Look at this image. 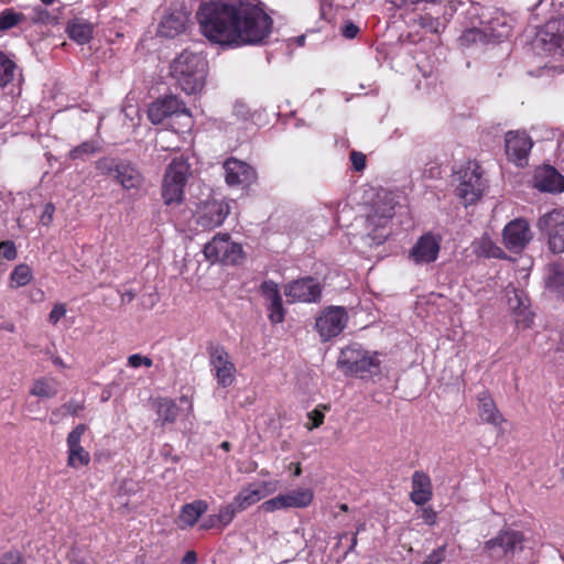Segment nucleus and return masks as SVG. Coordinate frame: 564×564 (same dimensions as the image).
<instances>
[{"label":"nucleus","mask_w":564,"mask_h":564,"mask_svg":"<svg viewBox=\"0 0 564 564\" xmlns=\"http://www.w3.org/2000/svg\"><path fill=\"white\" fill-rule=\"evenodd\" d=\"M210 371L217 383L227 388L236 379V366L225 347L216 345L208 348Z\"/></svg>","instance_id":"15"},{"label":"nucleus","mask_w":564,"mask_h":564,"mask_svg":"<svg viewBox=\"0 0 564 564\" xmlns=\"http://www.w3.org/2000/svg\"><path fill=\"white\" fill-rule=\"evenodd\" d=\"M523 536L513 530H502L495 538L484 544V551L492 561H501L511 557L522 550Z\"/></svg>","instance_id":"11"},{"label":"nucleus","mask_w":564,"mask_h":564,"mask_svg":"<svg viewBox=\"0 0 564 564\" xmlns=\"http://www.w3.org/2000/svg\"><path fill=\"white\" fill-rule=\"evenodd\" d=\"M301 473H302L301 466H300V464H296L294 475L296 477H299L301 475Z\"/></svg>","instance_id":"59"},{"label":"nucleus","mask_w":564,"mask_h":564,"mask_svg":"<svg viewBox=\"0 0 564 564\" xmlns=\"http://www.w3.org/2000/svg\"><path fill=\"white\" fill-rule=\"evenodd\" d=\"M545 286L549 291L564 299V270L558 264H551L545 276Z\"/></svg>","instance_id":"34"},{"label":"nucleus","mask_w":564,"mask_h":564,"mask_svg":"<svg viewBox=\"0 0 564 564\" xmlns=\"http://www.w3.org/2000/svg\"><path fill=\"white\" fill-rule=\"evenodd\" d=\"M394 196L387 191L379 192L371 203L367 214V229L375 245H381L387 239L389 231L386 227L394 215Z\"/></svg>","instance_id":"4"},{"label":"nucleus","mask_w":564,"mask_h":564,"mask_svg":"<svg viewBox=\"0 0 564 564\" xmlns=\"http://www.w3.org/2000/svg\"><path fill=\"white\" fill-rule=\"evenodd\" d=\"M296 43L299 46H303L304 43H305V36L304 35H300L295 39Z\"/></svg>","instance_id":"58"},{"label":"nucleus","mask_w":564,"mask_h":564,"mask_svg":"<svg viewBox=\"0 0 564 564\" xmlns=\"http://www.w3.org/2000/svg\"><path fill=\"white\" fill-rule=\"evenodd\" d=\"M135 297V293L131 290L126 291L121 294L122 302H131Z\"/></svg>","instance_id":"55"},{"label":"nucleus","mask_w":564,"mask_h":564,"mask_svg":"<svg viewBox=\"0 0 564 564\" xmlns=\"http://www.w3.org/2000/svg\"><path fill=\"white\" fill-rule=\"evenodd\" d=\"M348 314L343 306H328L316 317L315 329L322 341L339 336L346 328Z\"/></svg>","instance_id":"12"},{"label":"nucleus","mask_w":564,"mask_h":564,"mask_svg":"<svg viewBox=\"0 0 564 564\" xmlns=\"http://www.w3.org/2000/svg\"><path fill=\"white\" fill-rule=\"evenodd\" d=\"M197 20L204 36L226 46L260 45L272 31L273 21L257 0L203 2Z\"/></svg>","instance_id":"1"},{"label":"nucleus","mask_w":564,"mask_h":564,"mask_svg":"<svg viewBox=\"0 0 564 564\" xmlns=\"http://www.w3.org/2000/svg\"><path fill=\"white\" fill-rule=\"evenodd\" d=\"M265 306L268 310V318L272 324H280L284 321L285 310L282 304V299L273 303H268Z\"/></svg>","instance_id":"42"},{"label":"nucleus","mask_w":564,"mask_h":564,"mask_svg":"<svg viewBox=\"0 0 564 564\" xmlns=\"http://www.w3.org/2000/svg\"><path fill=\"white\" fill-rule=\"evenodd\" d=\"M327 405H317L313 411L307 413V417L310 420L308 423L305 424L308 431L319 427L324 423L325 414L324 411L328 410Z\"/></svg>","instance_id":"41"},{"label":"nucleus","mask_w":564,"mask_h":564,"mask_svg":"<svg viewBox=\"0 0 564 564\" xmlns=\"http://www.w3.org/2000/svg\"><path fill=\"white\" fill-rule=\"evenodd\" d=\"M380 365L378 352L368 351L358 344L343 348L337 359V367L345 375H354L362 379L378 375Z\"/></svg>","instance_id":"3"},{"label":"nucleus","mask_w":564,"mask_h":564,"mask_svg":"<svg viewBox=\"0 0 564 564\" xmlns=\"http://www.w3.org/2000/svg\"><path fill=\"white\" fill-rule=\"evenodd\" d=\"M313 499L314 491L312 489L297 488L265 500L260 508L268 513L285 509H303L308 507Z\"/></svg>","instance_id":"14"},{"label":"nucleus","mask_w":564,"mask_h":564,"mask_svg":"<svg viewBox=\"0 0 564 564\" xmlns=\"http://www.w3.org/2000/svg\"><path fill=\"white\" fill-rule=\"evenodd\" d=\"M508 305L519 328H529L533 322V314L529 308V300L522 290L507 289Z\"/></svg>","instance_id":"24"},{"label":"nucleus","mask_w":564,"mask_h":564,"mask_svg":"<svg viewBox=\"0 0 564 564\" xmlns=\"http://www.w3.org/2000/svg\"><path fill=\"white\" fill-rule=\"evenodd\" d=\"M278 489V481L275 480H259L248 484L243 487L232 499L238 507V510H246L256 505L267 496L272 495Z\"/></svg>","instance_id":"18"},{"label":"nucleus","mask_w":564,"mask_h":564,"mask_svg":"<svg viewBox=\"0 0 564 564\" xmlns=\"http://www.w3.org/2000/svg\"><path fill=\"white\" fill-rule=\"evenodd\" d=\"M422 518L426 524L433 525L436 522L437 514L432 508H424Z\"/></svg>","instance_id":"52"},{"label":"nucleus","mask_w":564,"mask_h":564,"mask_svg":"<svg viewBox=\"0 0 564 564\" xmlns=\"http://www.w3.org/2000/svg\"><path fill=\"white\" fill-rule=\"evenodd\" d=\"M156 144H158V145H160V147H161V149H163V150H170V149H171V148H169V147H166V148H165V147L161 143V140H160V139H158Z\"/></svg>","instance_id":"61"},{"label":"nucleus","mask_w":564,"mask_h":564,"mask_svg":"<svg viewBox=\"0 0 564 564\" xmlns=\"http://www.w3.org/2000/svg\"><path fill=\"white\" fill-rule=\"evenodd\" d=\"M180 401H181L182 403H186V404L188 405V411H189V412H192V411H193V404H192L191 400L188 399V397H186V395H182V397L180 398Z\"/></svg>","instance_id":"56"},{"label":"nucleus","mask_w":564,"mask_h":564,"mask_svg":"<svg viewBox=\"0 0 564 564\" xmlns=\"http://www.w3.org/2000/svg\"><path fill=\"white\" fill-rule=\"evenodd\" d=\"M55 213V207L52 203H47L44 205L43 213L41 215V223L44 226H48L52 220Z\"/></svg>","instance_id":"49"},{"label":"nucleus","mask_w":564,"mask_h":564,"mask_svg":"<svg viewBox=\"0 0 564 564\" xmlns=\"http://www.w3.org/2000/svg\"><path fill=\"white\" fill-rule=\"evenodd\" d=\"M456 194L465 206L478 202L487 188L482 170L475 161H468L457 172Z\"/></svg>","instance_id":"6"},{"label":"nucleus","mask_w":564,"mask_h":564,"mask_svg":"<svg viewBox=\"0 0 564 564\" xmlns=\"http://www.w3.org/2000/svg\"><path fill=\"white\" fill-rule=\"evenodd\" d=\"M339 509H340L341 511H344V512H347V511H348V506H347L346 503H341V505L339 506Z\"/></svg>","instance_id":"60"},{"label":"nucleus","mask_w":564,"mask_h":564,"mask_svg":"<svg viewBox=\"0 0 564 564\" xmlns=\"http://www.w3.org/2000/svg\"><path fill=\"white\" fill-rule=\"evenodd\" d=\"M533 187L540 192L560 193L564 191V176L554 167L545 165L538 167L533 175Z\"/></svg>","instance_id":"27"},{"label":"nucleus","mask_w":564,"mask_h":564,"mask_svg":"<svg viewBox=\"0 0 564 564\" xmlns=\"http://www.w3.org/2000/svg\"><path fill=\"white\" fill-rule=\"evenodd\" d=\"M15 69V62L9 55L0 51V87H6L13 80Z\"/></svg>","instance_id":"37"},{"label":"nucleus","mask_w":564,"mask_h":564,"mask_svg":"<svg viewBox=\"0 0 564 564\" xmlns=\"http://www.w3.org/2000/svg\"><path fill=\"white\" fill-rule=\"evenodd\" d=\"M221 447H223L224 449L228 451V449H229V443H228V442H224V443L221 444Z\"/></svg>","instance_id":"63"},{"label":"nucleus","mask_w":564,"mask_h":564,"mask_svg":"<svg viewBox=\"0 0 564 564\" xmlns=\"http://www.w3.org/2000/svg\"><path fill=\"white\" fill-rule=\"evenodd\" d=\"M538 228L546 238L549 249L553 253L564 252V212L553 209L542 215Z\"/></svg>","instance_id":"13"},{"label":"nucleus","mask_w":564,"mask_h":564,"mask_svg":"<svg viewBox=\"0 0 564 564\" xmlns=\"http://www.w3.org/2000/svg\"><path fill=\"white\" fill-rule=\"evenodd\" d=\"M419 24L432 33H440L444 29V23L429 13L420 15Z\"/></svg>","instance_id":"43"},{"label":"nucleus","mask_w":564,"mask_h":564,"mask_svg":"<svg viewBox=\"0 0 564 564\" xmlns=\"http://www.w3.org/2000/svg\"><path fill=\"white\" fill-rule=\"evenodd\" d=\"M322 289L313 278H303L284 285V295L289 303L316 302L321 297Z\"/></svg>","instance_id":"20"},{"label":"nucleus","mask_w":564,"mask_h":564,"mask_svg":"<svg viewBox=\"0 0 564 564\" xmlns=\"http://www.w3.org/2000/svg\"><path fill=\"white\" fill-rule=\"evenodd\" d=\"M189 23V12L184 8L166 12L159 26L158 34L164 37H175L185 32Z\"/></svg>","instance_id":"26"},{"label":"nucleus","mask_w":564,"mask_h":564,"mask_svg":"<svg viewBox=\"0 0 564 564\" xmlns=\"http://www.w3.org/2000/svg\"><path fill=\"white\" fill-rule=\"evenodd\" d=\"M66 31L73 41L83 45L93 39L94 25L84 19L75 18L67 23Z\"/></svg>","instance_id":"31"},{"label":"nucleus","mask_w":564,"mask_h":564,"mask_svg":"<svg viewBox=\"0 0 564 564\" xmlns=\"http://www.w3.org/2000/svg\"><path fill=\"white\" fill-rule=\"evenodd\" d=\"M229 215V205L224 200H207L203 203L196 214V223L204 229L219 227Z\"/></svg>","instance_id":"21"},{"label":"nucleus","mask_w":564,"mask_h":564,"mask_svg":"<svg viewBox=\"0 0 564 564\" xmlns=\"http://www.w3.org/2000/svg\"><path fill=\"white\" fill-rule=\"evenodd\" d=\"M478 412L480 419L488 424L499 426L503 422L492 398L486 392L478 395Z\"/></svg>","instance_id":"30"},{"label":"nucleus","mask_w":564,"mask_h":564,"mask_svg":"<svg viewBox=\"0 0 564 564\" xmlns=\"http://www.w3.org/2000/svg\"><path fill=\"white\" fill-rule=\"evenodd\" d=\"M356 544H357V536L355 535V536L352 538V540H351V546H350V549H354Z\"/></svg>","instance_id":"62"},{"label":"nucleus","mask_w":564,"mask_h":564,"mask_svg":"<svg viewBox=\"0 0 564 564\" xmlns=\"http://www.w3.org/2000/svg\"><path fill=\"white\" fill-rule=\"evenodd\" d=\"M0 564H21L19 552H8L1 557Z\"/></svg>","instance_id":"50"},{"label":"nucleus","mask_w":564,"mask_h":564,"mask_svg":"<svg viewBox=\"0 0 564 564\" xmlns=\"http://www.w3.org/2000/svg\"><path fill=\"white\" fill-rule=\"evenodd\" d=\"M214 528L219 529V522L217 520L216 514H212V516L207 517L200 524V529H203V530H209V529H214Z\"/></svg>","instance_id":"53"},{"label":"nucleus","mask_w":564,"mask_h":564,"mask_svg":"<svg viewBox=\"0 0 564 564\" xmlns=\"http://www.w3.org/2000/svg\"><path fill=\"white\" fill-rule=\"evenodd\" d=\"M53 364L57 367H61V368H64L65 367V364L63 361V359L61 357H54L52 359Z\"/></svg>","instance_id":"57"},{"label":"nucleus","mask_w":564,"mask_h":564,"mask_svg":"<svg viewBox=\"0 0 564 564\" xmlns=\"http://www.w3.org/2000/svg\"><path fill=\"white\" fill-rule=\"evenodd\" d=\"M350 161L356 171H362L366 167V156L361 152L352 151Z\"/></svg>","instance_id":"48"},{"label":"nucleus","mask_w":564,"mask_h":564,"mask_svg":"<svg viewBox=\"0 0 564 564\" xmlns=\"http://www.w3.org/2000/svg\"><path fill=\"white\" fill-rule=\"evenodd\" d=\"M182 117L183 127L191 129L193 120L189 110L175 96H166L151 104L148 110V118L153 124L162 123L166 118Z\"/></svg>","instance_id":"9"},{"label":"nucleus","mask_w":564,"mask_h":564,"mask_svg":"<svg viewBox=\"0 0 564 564\" xmlns=\"http://www.w3.org/2000/svg\"><path fill=\"white\" fill-rule=\"evenodd\" d=\"M66 314V306L63 303L55 304L48 315V322L56 325Z\"/></svg>","instance_id":"47"},{"label":"nucleus","mask_w":564,"mask_h":564,"mask_svg":"<svg viewBox=\"0 0 564 564\" xmlns=\"http://www.w3.org/2000/svg\"><path fill=\"white\" fill-rule=\"evenodd\" d=\"M191 174V166L183 158L174 159L166 167L162 183V198L165 205L181 204L184 188Z\"/></svg>","instance_id":"7"},{"label":"nucleus","mask_w":564,"mask_h":564,"mask_svg":"<svg viewBox=\"0 0 564 564\" xmlns=\"http://www.w3.org/2000/svg\"><path fill=\"white\" fill-rule=\"evenodd\" d=\"M127 365L131 368L147 367L150 368L153 365L151 358L143 356L141 354H133L128 357Z\"/></svg>","instance_id":"45"},{"label":"nucleus","mask_w":564,"mask_h":564,"mask_svg":"<svg viewBox=\"0 0 564 564\" xmlns=\"http://www.w3.org/2000/svg\"><path fill=\"white\" fill-rule=\"evenodd\" d=\"M473 251L478 257L506 259L505 251L487 235L481 236L473 242Z\"/></svg>","instance_id":"33"},{"label":"nucleus","mask_w":564,"mask_h":564,"mask_svg":"<svg viewBox=\"0 0 564 564\" xmlns=\"http://www.w3.org/2000/svg\"><path fill=\"white\" fill-rule=\"evenodd\" d=\"M208 63L198 53L183 51L170 66L171 76L187 95L200 93L206 83Z\"/></svg>","instance_id":"2"},{"label":"nucleus","mask_w":564,"mask_h":564,"mask_svg":"<svg viewBox=\"0 0 564 564\" xmlns=\"http://www.w3.org/2000/svg\"><path fill=\"white\" fill-rule=\"evenodd\" d=\"M154 404L158 415V425L164 427L166 424H172L176 421L178 416V406L173 400L161 398L158 399Z\"/></svg>","instance_id":"32"},{"label":"nucleus","mask_w":564,"mask_h":564,"mask_svg":"<svg viewBox=\"0 0 564 564\" xmlns=\"http://www.w3.org/2000/svg\"><path fill=\"white\" fill-rule=\"evenodd\" d=\"M86 430L85 424H78L67 435V466L70 468L78 469L90 463V454L80 444Z\"/></svg>","instance_id":"22"},{"label":"nucleus","mask_w":564,"mask_h":564,"mask_svg":"<svg viewBox=\"0 0 564 564\" xmlns=\"http://www.w3.org/2000/svg\"><path fill=\"white\" fill-rule=\"evenodd\" d=\"M534 44L541 46L545 52L563 50L564 47V12H560L557 18H551L541 29L535 37Z\"/></svg>","instance_id":"16"},{"label":"nucleus","mask_w":564,"mask_h":564,"mask_svg":"<svg viewBox=\"0 0 564 564\" xmlns=\"http://www.w3.org/2000/svg\"><path fill=\"white\" fill-rule=\"evenodd\" d=\"M358 32H359V28L356 24H354L352 22L346 23L344 29H343V35L346 39H354V37H356Z\"/></svg>","instance_id":"51"},{"label":"nucleus","mask_w":564,"mask_h":564,"mask_svg":"<svg viewBox=\"0 0 564 564\" xmlns=\"http://www.w3.org/2000/svg\"><path fill=\"white\" fill-rule=\"evenodd\" d=\"M433 497L432 481L430 476L422 471L416 470L412 475V490L410 499L416 506H424Z\"/></svg>","instance_id":"28"},{"label":"nucleus","mask_w":564,"mask_h":564,"mask_svg":"<svg viewBox=\"0 0 564 564\" xmlns=\"http://www.w3.org/2000/svg\"><path fill=\"white\" fill-rule=\"evenodd\" d=\"M224 170L226 182L230 186H248L257 178L256 171L252 166L235 158H230L224 163Z\"/></svg>","instance_id":"25"},{"label":"nucleus","mask_w":564,"mask_h":564,"mask_svg":"<svg viewBox=\"0 0 564 564\" xmlns=\"http://www.w3.org/2000/svg\"><path fill=\"white\" fill-rule=\"evenodd\" d=\"M530 224L524 218L509 221L502 230L505 247L512 252H521L532 240Z\"/></svg>","instance_id":"17"},{"label":"nucleus","mask_w":564,"mask_h":564,"mask_svg":"<svg viewBox=\"0 0 564 564\" xmlns=\"http://www.w3.org/2000/svg\"><path fill=\"white\" fill-rule=\"evenodd\" d=\"M97 151V145L91 141L83 142L82 144L73 148L69 153L68 158L70 160H77V159H84L86 155H90Z\"/></svg>","instance_id":"44"},{"label":"nucleus","mask_w":564,"mask_h":564,"mask_svg":"<svg viewBox=\"0 0 564 564\" xmlns=\"http://www.w3.org/2000/svg\"><path fill=\"white\" fill-rule=\"evenodd\" d=\"M196 562H197V555L194 551L186 552L182 560L183 564H196Z\"/></svg>","instance_id":"54"},{"label":"nucleus","mask_w":564,"mask_h":564,"mask_svg":"<svg viewBox=\"0 0 564 564\" xmlns=\"http://www.w3.org/2000/svg\"><path fill=\"white\" fill-rule=\"evenodd\" d=\"M57 384L54 379H39L34 381L30 393L42 399H51L57 394Z\"/></svg>","instance_id":"35"},{"label":"nucleus","mask_w":564,"mask_h":564,"mask_svg":"<svg viewBox=\"0 0 564 564\" xmlns=\"http://www.w3.org/2000/svg\"><path fill=\"white\" fill-rule=\"evenodd\" d=\"M481 29H468L460 36L463 43H470L477 40L500 42L507 39L511 32L509 20L502 13H497L492 19L481 22Z\"/></svg>","instance_id":"10"},{"label":"nucleus","mask_w":564,"mask_h":564,"mask_svg":"<svg viewBox=\"0 0 564 564\" xmlns=\"http://www.w3.org/2000/svg\"><path fill=\"white\" fill-rule=\"evenodd\" d=\"M208 505L204 500H195L181 508L176 519V525L181 530H186L196 524L198 519L207 511Z\"/></svg>","instance_id":"29"},{"label":"nucleus","mask_w":564,"mask_h":564,"mask_svg":"<svg viewBox=\"0 0 564 564\" xmlns=\"http://www.w3.org/2000/svg\"><path fill=\"white\" fill-rule=\"evenodd\" d=\"M237 512H241V510H238V507L234 501H231L228 505L221 506L218 510V513H216L217 520L219 522V530H223L227 525H229L232 522Z\"/></svg>","instance_id":"39"},{"label":"nucleus","mask_w":564,"mask_h":564,"mask_svg":"<svg viewBox=\"0 0 564 564\" xmlns=\"http://www.w3.org/2000/svg\"><path fill=\"white\" fill-rule=\"evenodd\" d=\"M25 20L24 14L17 12L14 9H6L0 12V31L10 30L19 25Z\"/></svg>","instance_id":"38"},{"label":"nucleus","mask_w":564,"mask_h":564,"mask_svg":"<svg viewBox=\"0 0 564 564\" xmlns=\"http://www.w3.org/2000/svg\"><path fill=\"white\" fill-rule=\"evenodd\" d=\"M206 260L212 263L239 264L245 259L242 246L231 240L229 234H217L203 249Z\"/></svg>","instance_id":"8"},{"label":"nucleus","mask_w":564,"mask_h":564,"mask_svg":"<svg viewBox=\"0 0 564 564\" xmlns=\"http://www.w3.org/2000/svg\"><path fill=\"white\" fill-rule=\"evenodd\" d=\"M441 250V238L430 232L421 236L410 250L409 258L415 264L434 262Z\"/></svg>","instance_id":"23"},{"label":"nucleus","mask_w":564,"mask_h":564,"mask_svg":"<svg viewBox=\"0 0 564 564\" xmlns=\"http://www.w3.org/2000/svg\"><path fill=\"white\" fill-rule=\"evenodd\" d=\"M96 170L105 176H110L126 191L141 188L144 177L140 170L130 161L101 158L96 161Z\"/></svg>","instance_id":"5"},{"label":"nucleus","mask_w":564,"mask_h":564,"mask_svg":"<svg viewBox=\"0 0 564 564\" xmlns=\"http://www.w3.org/2000/svg\"><path fill=\"white\" fill-rule=\"evenodd\" d=\"M260 292L265 300V305L282 299L278 283L272 280L263 281L260 285Z\"/></svg>","instance_id":"40"},{"label":"nucleus","mask_w":564,"mask_h":564,"mask_svg":"<svg viewBox=\"0 0 564 564\" xmlns=\"http://www.w3.org/2000/svg\"><path fill=\"white\" fill-rule=\"evenodd\" d=\"M44 4H52L55 0H41Z\"/></svg>","instance_id":"64"},{"label":"nucleus","mask_w":564,"mask_h":564,"mask_svg":"<svg viewBox=\"0 0 564 564\" xmlns=\"http://www.w3.org/2000/svg\"><path fill=\"white\" fill-rule=\"evenodd\" d=\"M32 278V270L28 264H18L10 274V286L13 289L25 286Z\"/></svg>","instance_id":"36"},{"label":"nucleus","mask_w":564,"mask_h":564,"mask_svg":"<svg viewBox=\"0 0 564 564\" xmlns=\"http://www.w3.org/2000/svg\"><path fill=\"white\" fill-rule=\"evenodd\" d=\"M532 147L533 141L525 131L516 130L506 133V154L518 166H523L527 163Z\"/></svg>","instance_id":"19"},{"label":"nucleus","mask_w":564,"mask_h":564,"mask_svg":"<svg viewBox=\"0 0 564 564\" xmlns=\"http://www.w3.org/2000/svg\"><path fill=\"white\" fill-rule=\"evenodd\" d=\"M446 545L438 546L427 555L422 564H441L445 560Z\"/></svg>","instance_id":"46"}]
</instances>
